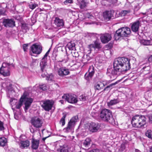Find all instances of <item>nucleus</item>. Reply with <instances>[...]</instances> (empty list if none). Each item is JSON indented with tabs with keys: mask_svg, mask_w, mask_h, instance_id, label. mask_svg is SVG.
<instances>
[{
	"mask_svg": "<svg viewBox=\"0 0 152 152\" xmlns=\"http://www.w3.org/2000/svg\"><path fill=\"white\" fill-rule=\"evenodd\" d=\"M130 68L129 60L127 58L121 57L115 59L113 62V69L108 68L107 72L112 74V80L115 79L116 75L129 70Z\"/></svg>",
	"mask_w": 152,
	"mask_h": 152,
	"instance_id": "f257e3e1",
	"label": "nucleus"
},
{
	"mask_svg": "<svg viewBox=\"0 0 152 152\" xmlns=\"http://www.w3.org/2000/svg\"><path fill=\"white\" fill-rule=\"evenodd\" d=\"M131 31L128 27H123L117 30L114 35L115 40H117L121 37H128L130 35Z\"/></svg>",
	"mask_w": 152,
	"mask_h": 152,
	"instance_id": "f03ea898",
	"label": "nucleus"
},
{
	"mask_svg": "<svg viewBox=\"0 0 152 152\" xmlns=\"http://www.w3.org/2000/svg\"><path fill=\"white\" fill-rule=\"evenodd\" d=\"M30 130L31 133L33 134L31 140V147L32 149L37 150L38 149L39 144V140L35 139V133H37L38 135L40 134L39 130L37 129H34L32 126L30 127Z\"/></svg>",
	"mask_w": 152,
	"mask_h": 152,
	"instance_id": "7ed1b4c3",
	"label": "nucleus"
},
{
	"mask_svg": "<svg viewBox=\"0 0 152 152\" xmlns=\"http://www.w3.org/2000/svg\"><path fill=\"white\" fill-rule=\"evenodd\" d=\"M99 116L101 119L104 121L112 123V121L113 120L111 111L110 110L106 109L101 110Z\"/></svg>",
	"mask_w": 152,
	"mask_h": 152,
	"instance_id": "20e7f679",
	"label": "nucleus"
},
{
	"mask_svg": "<svg viewBox=\"0 0 152 152\" xmlns=\"http://www.w3.org/2000/svg\"><path fill=\"white\" fill-rule=\"evenodd\" d=\"M77 119L78 117L77 116L72 117L69 122L67 126L63 129V131L66 133L72 132L73 129L77 121Z\"/></svg>",
	"mask_w": 152,
	"mask_h": 152,
	"instance_id": "39448f33",
	"label": "nucleus"
},
{
	"mask_svg": "<svg viewBox=\"0 0 152 152\" xmlns=\"http://www.w3.org/2000/svg\"><path fill=\"white\" fill-rule=\"evenodd\" d=\"M40 71L42 74L41 76L44 77L47 75L46 69L48 67L47 63V60L42 58L40 63Z\"/></svg>",
	"mask_w": 152,
	"mask_h": 152,
	"instance_id": "423d86ee",
	"label": "nucleus"
},
{
	"mask_svg": "<svg viewBox=\"0 0 152 152\" xmlns=\"http://www.w3.org/2000/svg\"><path fill=\"white\" fill-rule=\"evenodd\" d=\"M27 94L25 92L23 93V95L21 96V99L23 100V102H24L25 105L24 110L26 112L30 107L33 100L32 98L27 97Z\"/></svg>",
	"mask_w": 152,
	"mask_h": 152,
	"instance_id": "0eeeda50",
	"label": "nucleus"
},
{
	"mask_svg": "<svg viewBox=\"0 0 152 152\" xmlns=\"http://www.w3.org/2000/svg\"><path fill=\"white\" fill-rule=\"evenodd\" d=\"M41 105V107L45 110L47 112H49L51 110L54 104L53 101L50 100H46L43 101Z\"/></svg>",
	"mask_w": 152,
	"mask_h": 152,
	"instance_id": "6e6552de",
	"label": "nucleus"
},
{
	"mask_svg": "<svg viewBox=\"0 0 152 152\" xmlns=\"http://www.w3.org/2000/svg\"><path fill=\"white\" fill-rule=\"evenodd\" d=\"M62 98L65 99L68 102L72 104L76 103L77 101L76 96L74 94H64L62 96Z\"/></svg>",
	"mask_w": 152,
	"mask_h": 152,
	"instance_id": "1a4fd4ad",
	"label": "nucleus"
},
{
	"mask_svg": "<svg viewBox=\"0 0 152 152\" xmlns=\"http://www.w3.org/2000/svg\"><path fill=\"white\" fill-rule=\"evenodd\" d=\"M10 64L8 63H4L2 65V66L0 68V73L5 76H9L10 73L8 66Z\"/></svg>",
	"mask_w": 152,
	"mask_h": 152,
	"instance_id": "9d476101",
	"label": "nucleus"
},
{
	"mask_svg": "<svg viewBox=\"0 0 152 152\" xmlns=\"http://www.w3.org/2000/svg\"><path fill=\"white\" fill-rule=\"evenodd\" d=\"M31 121L32 125L36 128L41 127L43 123L42 120L37 117L33 118Z\"/></svg>",
	"mask_w": 152,
	"mask_h": 152,
	"instance_id": "9b49d317",
	"label": "nucleus"
},
{
	"mask_svg": "<svg viewBox=\"0 0 152 152\" xmlns=\"http://www.w3.org/2000/svg\"><path fill=\"white\" fill-rule=\"evenodd\" d=\"M15 22L13 19H4L2 23L4 26L6 28H12L15 26Z\"/></svg>",
	"mask_w": 152,
	"mask_h": 152,
	"instance_id": "f8f14e48",
	"label": "nucleus"
},
{
	"mask_svg": "<svg viewBox=\"0 0 152 152\" xmlns=\"http://www.w3.org/2000/svg\"><path fill=\"white\" fill-rule=\"evenodd\" d=\"M31 49L33 53L39 54L42 51V47L40 45L35 44L31 46Z\"/></svg>",
	"mask_w": 152,
	"mask_h": 152,
	"instance_id": "ddd939ff",
	"label": "nucleus"
},
{
	"mask_svg": "<svg viewBox=\"0 0 152 152\" xmlns=\"http://www.w3.org/2000/svg\"><path fill=\"white\" fill-rule=\"evenodd\" d=\"M101 42L103 43H106L110 41L112 38L111 34L109 33L101 34L100 37Z\"/></svg>",
	"mask_w": 152,
	"mask_h": 152,
	"instance_id": "4468645a",
	"label": "nucleus"
},
{
	"mask_svg": "<svg viewBox=\"0 0 152 152\" xmlns=\"http://www.w3.org/2000/svg\"><path fill=\"white\" fill-rule=\"evenodd\" d=\"M100 126L97 123L94 122H91L89 126V129L92 132H97L99 129Z\"/></svg>",
	"mask_w": 152,
	"mask_h": 152,
	"instance_id": "2eb2a0df",
	"label": "nucleus"
},
{
	"mask_svg": "<svg viewBox=\"0 0 152 152\" xmlns=\"http://www.w3.org/2000/svg\"><path fill=\"white\" fill-rule=\"evenodd\" d=\"M55 69L58 70V75L60 76L63 77L69 75V69L65 67L60 68L57 69L55 67Z\"/></svg>",
	"mask_w": 152,
	"mask_h": 152,
	"instance_id": "dca6fc26",
	"label": "nucleus"
},
{
	"mask_svg": "<svg viewBox=\"0 0 152 152\" xmlns=\"http://www.w3.org/2000/svg\"><path fill=\"white\" fill-rule=\"evenodd\" d=\"M138 118L139 124L138 126L139 128L144 127V126L146 124V118L144 116L141 115L140 116L137 115Z\"/></svg>",
	"mask_w": 152,
	"mask_h": 152,
	"instance_id": "f3484780",
	"label": "nucleus"
},
{
	"mask_svg": "<svg viewBox=\"0 0 152 152\" xmlns=\"http://www.w3.org/2000/svg\"><path fill=\"white\" fill-rule=\"evenodd\" d=\"M102 48L100 43L98 41H95L94 44L90 45L88 46V48L89 49L90 53L93 49H99Z\"/></svg>",
	"mask_w": 152,
	"mask_h": 152,
	"instance_id": "a211bd4d",
	"label": "nucleus"
},
{
	"mask_svg": "<svg viewBox=\"0 0 152 152\" xmlns=\"http://www.w3.org/2000/svg\"><path fill=\"white\" fill-rule=\"evenodd\" d=\"M94 67L93 66H90L89 68L88 74L86 73L85 75V78L86 79L91 78L94 73Z\"/></svg>",
	"mask_w": 152,
	"mask_h": 152,
	"instance_id": "6ab92c4d",
	"label": "nucleus"
},
{
	"mask_svg": "<svg viewBox=\"0 0 152 152\" xmlns=\"http://www.w3.org/2000/svg\"><path fill=\"white\" fill-rule=\"evenodd\" d=\"M114 13L113 11H105L103 13V17L105 20H109L113 17Z\"/></svg>",
	"mask_w": 152,
	"mask_h": 152,
	"instance_id": "aec40b11",
	"label": "nucleus"
},
{
	"mask_svg": "<svg viewBox=\"0 0 152 152\" xmlns=\"http://www.w3.org/2000/svg\"><path fill=\"white\" fill-rule=\"evenodd\" d=\"M54 23L58 27L61 28L63 27L64 22L62 19H60L58 17H56L54 21Z\"/></svg>",
	"mask_w": 152,
	"mask_h": 152,
	"instance_id": "412c9836",
	"label": "nucleus"
},
{
	"mask_svg": "<svg viewBox=\"0 0 152 152\" xmlns=\"http://www.w3.org/2000/svg\"><path fill=\"white\" fill-rule=\"evenodd\" d=\"M140 23V22L139 20H137L133 23L131 26L132 30L135 32H137L139 29Z\"/></svg>",
	"mask_w": 152,
	"mask_h": 152,
	"instance_id": "4be33fe9",
	"label": "nucleus"
},
{
	"mask_svg": "<svg viewBox=\"0 0 152 152\" xmlns=\"http://www.w3.org/2000/svg\"><path fill=\"white\" fill-rule=\"evenodd\" d=\"M139 122L138 118L137 115L133 117L131 121V123L134 127L139 128V126H138Z\"/></svg>",
	"mask_w": 152,
	"mask_h": 152,
	"instance_id": "5701e85b",
	"label": "nucleus"
},
{
	"mask_svg": "<svg viewBox=\"0 0 152 152\" xmlns=\"http://www.w3.org/2000/svg\"><path fill=\"white\" fill-rule=\"evenodd\" d=\"M104 86V84L102 82H98L95 84L94 88L95 90H100L103 89Z\"/></svg>",
	"mask_w": 152,
	"mask_h": 152,
	"instance_id": "b1692460",
	"label": "nucleus"
},
{
	"mask_svg": "<svg viewBox=\"0 0 152 152\" xmlns=\"http://www.w3.org/2000/svg\"><path fill=\"white\" fill-rule=\"evenodd\" d=\"M30 145V142L28 140L21 141L20 143V147L22 149L27 148Z\"/></svg>",
	"mask_w": 152,
	"mask_h": 152,
	"instance_id": "393cba45",
	"label": "nucleus"
},
{
	"mask_svg": "<svg viewBox=\"0 0 152 152\" xmlns=\"http://www.w3.org/2000/svg\"><path fill=\"white\" fill-rule=\"evenodd\" d=\"M140 43L145 45H152V37L151 38L150 40L144 39L141 40L140 41Z\"/></svg>",
	"mask_w": 152,
	"mask_h": 152,
	"instance_id": "a878e982",
	"label": "nucleus"
},
{
	"mask_svg": "<svg viewBox=\"0 0 152 152\" xmlns=\"http://www.w3.org/2000/svg\"><path fill=\"white\" fill-rule=\"evenodd\" d=\"M69 58L67 54L64 56H62L59 58V61L64 63H66L69 60Z\"/></svg>",
	"mask_w": 152,
	"mask_h": 152,
	"instance_id": "bb28decb",
	"label": "nucleus"
},
{
	"mask_svg": "<svg viewBox=\"0 0 152 152\" xmlns=\"http://www.w3.org/2000/svg\"><path fill=\"white\" fill-rule=\"evenodd\" d=\"M119 100L118 99H114L111 100L110 102L107 103V105L109 106H110L117 104L119 103Z\"/></svg>",
	"mask_w": 152,
	"mask_h": 152,
	"instance_id": "cd10ccee",
	"label": "nucleus"
},
{
	"mask_svg": "<svg viewBox=\"0 0 152 152\" xmlns=\"http://www.w3.org/2000/svg\"><path fill=\"white\" fill-rule=\"evenodd\" d=\"M75 45L74 43L70 42L67 44V47L69 50H73L75 49Z\"/></svg>",
	"mask_w": 152,
	"mask_h": 152,
	"instance_id": "c85d7f7f",
	"label": "nucleus"
},
{
	"mask_svg": "<svg viewBox=\"0 0 152 152\" xmlns=\"http://www.w3.org/2000/svg\"><path fill=\"white\" fill-rule=\"evenodd\" d=\"M91 140L89 138H87L83 142V145L86 147H88L90 145Z\"/></svg>",
	"mask_w": 152,
	"mask_h": 152,
	"instance_id": "c756f323",
	"label": "nucleus"
},
{
	"mask_svg": "<svg viewBox=\"0 0 152 152\" xmlns=\"http://www.w3.org/2000/svg\"><path fill=\"white\" fill-rule=\"evenodd\" d=\"M7 142V140L4 137L0 138V146H5Z\"/></svg>",
	"mask_w": 152,
	"mask_h": 152,
	"instance_id": "7c9ffc66",
	"label": "nucleus"
},
{
	"mask_svg": "<svg viewBox=\"0 0 152 152\" xmlns=\"http://www.w3.org/2000/svg\"><path fill=\"white\" fill-rule=\"evenodd\" d=\"M23 100L21 99V97L19 102H16L15 108L17 109H20L23 104Z\"/></svg>",
	"mask_w": 152,
	"mask_h": 152,
	"instance_id": "2f4dec72",
	"label": "nucleus"
},
{
	"mask_svg": "<svg viewBox=\"0 0 152 152\" xmlns=\"http://www.w3.org/2000/svg\"><path fill=\"white\" fill-rule=\"evenodd\" d=\"M63 116L61 118L60 121V123H62V126H63L65 124V118L66 116V114L65 113H63Z\"/></svg>",
	"mask_w": 152,
	"mask_h": 152,
	"instance_id": "473e14b6",
	"label": "nucleus"
},
{
	"mask_svg": "<svg viewBox=\"0 0 152 152\" xmlns=\"http://www.w3.org/2000/svg\"><path fill=\"white\" fill-rule=\"evenodd\" d=\"M131 10H122L121 12V16H124L129 14Z\"/></svg>",
	"mask_w": 152,
	"mask_h": 152,
	"instance_id": "72a5a7b5",
	"label": "nucleus"
},
{
	"mask_svg": "<svg viewBox=\"0 0 152 152\" xmlns=\"http://www.w3.org/2000/svg\"><path fill=\"white\" fill-rule=\"evenodd\" d=\"M145 135L148 138L152 139V132L151 130H147L145 133Z\"/></svg>",
	"mask_w": 152,
	"mask_h": 152,
	"instance_id": "f704fd0d",
	"label": "nucleus"
},
{
	"mask_svg": "<svg viewBox=\"0 0 152 152\" xmlns=\"http://www.w3.org/2000/svg\"><path fill=\"white\" fill-rule=\"evenodd\" d=\"M79 6L80 9H83L86 6V3L84 0H81L79 3Z\"/></svg>",
	"mask_w": 152,
	"mask_h": 152,
	"instance_id": "c9c22d12",
	"label": "nucleus"
},
{
	"mask_svg": "<svg viewBox=\"0 0 152 152\" xmlns=\"http://www.w3.org/2000/svg\"><path fill=\"white\" fill-rule=\"evenodd\" d=\"M47 86L45 84L40 85L39 86V88L42 91H45L47 90Z\"/></svg>",
	"mask_w": 152,
	"mask_h": 152,
	"instance_id": "e433bc0d",
	"label": "nucleus"
},
{
	"mask_svg": "<svg viewBox=\"0 0 152 152\" xmlns=\"http://www.w3.org/2000/svg\"><path fill=\"white\" fill-rule=\"evenodd\" d=\"M72 56L76 58H77L79 56V54L77 52L75 51H73L72 52Z\"/></svg>",
	"mask_w": 152,
	"mask_h": 152,
	"instance_id": "4c0bfd02",
	"label": "nucleus"
},
{
	"mask_svg": "<svg viewBox=\"0 0 152 152\" xmlns=\"http://www.w3.org/2000/svg\"><path fill=\"white\" fill-rule=\"evenodd\" d=\"M79 99L80 100L84 101L88 99V98L87 96H86L85 95H82L80 96Z\"/></svg>",
	"mask_w": 152,
	"mask_h": 152,
	"instance_id": "58836bf2",
	"label": "nucleus"
},
{
	"mask_svg": "<svg viewBox=\"0 0 152 152\" xmlns=\"http://www.w3.org/2000/svg\"><path fill=\"white\" fill-rule=\"evenodd\" d=\"M108 2L110 3V5L115 4L117 1V0H108Z\"/></svg>",
	"mask_w": 152,
	"mask_h": 152,
	"instance_id": "ea45409f",
	"label": "nucleus"
},
{
	"mask_svg": "<svg viewBox=\"0 0 152 152\" xmlns=\"http://www.w3.org/2000/svg\"><path fill=\"white\" fill-rule=\"evenodd\" d=\"M119 82H120V80H119L116 82L115 83H111V84H110L107 87L109 88H112V87L113 86L115 85Z\"/></svg>",
	"mask_w": 152,
	"mask_h": 152,
	"instance_id": "a19ab883",
	"label": "nucleus"
},
{
	"mask_svg": "<svg viewBox=\"0 0 152 152\" xmlns=\"http://www.w3.org/2000/svg\"><path fill=\"white\" fill-rule=\"evenodd\" d=\"M4 124L1 121H0V131L4 130Z\"/></svg>",
	"mask_w": 152,
	"mask_h": 152,
	"instance_id": "79ce46f5",
	"label": "nucleus"
},
{
	"mask_svg": "<svg viewBox=\"0 0 152 152\" xmlns=\"http://www.w3.org/2000/svg\"><path fill=\"white\" fill-rule=\"evenodd\" d=\"M28 7L30 9L33 10L36 7V5L35 4H31L29 5Z\"/></svg>",
	"mask_w": 152,
	"mask_h": 152,
	"instance_id": "37998d69",
	"label": "nucleus"
},
{
	"mask_svg": "<svg viewBox=\"0 0 152 152\" xmlns=\"http://www.w3.org/2000/svg\"><path fill=\"white\" fill-rule=\"evenodd\" d=\"M50 49L45 54L42 58L47 60V56L50 52Z\"/></svg>",
	"mask_w": 152,
	"mask_h": 152,
	"instance_id": "c03bdc74",
	"label": "nucleus"
},
{
	"mask_svg": "<svg viewBox=\"0 0 152 152\" xmlns=\"http://www.w3.org/2000/svg\"><path fill=\"white\" fill-rule=\"evenodd\" d=\"M22 29L26 30L28 29V26L26 23H23L22 25L21 26Z\"/></svg>",
	"mask_w": 152,
	"mask_h": 152,
	"instance_id": "a18cd8bd",
	"label": "nucleus"
},
{
	"mask_svg": "<svg viewBox=\"0 0 152 152\" xmlns=\"http://www.w3.org/2000/svg\"><path fill=\"white\" fill-rule=\"evenodd\" d=\"M125 147L124 144H122L121 145V147L120 148V150L123 151L125 149Z\"/></svg>",
	"mask_w": 152,
	"mask_h": 152,
	"instance_id": "49530a36",
	"label": "nucleus"
},
{
	"mask_svg": "<svg viewBox=\"0 0 152 152\" xmlns=\"http://www.w3.org/2000/svg\"><path fill=\"white\" fill-rule=\"evenodd\" d=\"M28 45L24 44L23 45V48L24 51H26L28 49Z\"/></svg>",
	"mask_w": 152,
	"mask_h": 152,
	"instance_id": "de8ad7c7",
	"label": "nucleus"
},
{
	"mask_svg": "<svg viewBox=\"0 0 152 152\" xmlns=\"http://www.w3.org/2000/svg\"><path fill=\"white\" fill-rule=\"evenodd\" d=\"M140 8L139 5L138 4H137L134 7V11H138Z\"/></svg>",
	"mask_w": 152,
	"mask_h": 152,
	"instance_id": "09e8293b",
	"label": "nucleus"
},
{
	"mask_svg": "<svg viewBox=\"0 0 152 152\" xmlns=\"http://www.w3.org/2000/svg\"><path fill=\"white\" fill-rule=\"evenodd\" d=\"M73 2L72 0H66L64 2L65 4H67L68 3H72Z\"/></svg>",
	"mask_w": 152,
	"mask_h": 152,
	"instance_id": "8fccbe9b",
	"label": "nucleus"
},
{
	"mask_svg": "<svg viewBox=\"0 0 152 152\" xmlns=\"http://www.w3.org/2000/svg\"><path fill=\"white\" fill-rule=\"evenodd\" d=\"M46 76L48 77L49 78L48 79L50 80H51L53 78V76L52 74L48 75V76L47 75Z\"/></svg>",
	"mask_w": 152,
	"mask_h": 152,
	"instance_id": "3c124183",
	"label": "nucleus"
},
{
	"mask_svg": "<svg viewBox=\"0 0 152 152\" xmlns=\"http://www.w3.org/2000/svg\"><path fill=\"white\" fill-rule=\"evenodd\" d=\"M88 152H100V151L98 149H95L90 151Z\"/></svg>",
	"mask_w": 152,
	"mask_h": 152,
	"instance_id": "603ef678",
	"label": "nucleus"
},
{
	"mask_svg": "<svg viewBox=\"0 0 152 152\" xmlns=\"http://www.w3.org/2000/svg\"><path fill=\"white\" fill-rule=\"evenodd\" d=\"M148 61L149 62H151L152 61V55H151L148 58Z\"/></svg>",
	"mask_w": 152,
	"mask_h": 152,
	"instance_id": "864d4df0",
	"label": "nucleus"
},
{
	"mask_svg": "<svg viewBox=\"0 0 152 152\" xmlns=\"http://www.w3.org/2000/svg\"><path fill=\"white\" fill-rule=\"evenodd\" d=\"M149 118L150 121H152V115H151L149 116Z\"/></svg>",
	"mask_w": 152,
	"mask_h": 152,
	"instance_id": "5fc2aeb1",
	"label": "nucleus"
},
{
	"mask_svg": "<svg viewBox=\"0 0 152 152\" xmlns=\"http://www.w3.org/2000/svg\"><path fill=\"white\" fill-rule=\"evenodd\" d=\"M109 88L107 87V86L103 90V91H108V90Z\"/></svg>",
	"mask_w": 152,
	"mask_h": 152,
	"instance_id": "6e6d98bb",
	"label": "nucleus"
},
{
	"mask_svg": "<svg viewBox=\"0 0 152 152\" xmlns=\"http://www.w3.org/2000/svg\"><path fill=\"white\" fill-rule=\"evenodd\" d=\"M135 152H141L140 151L137 149H135Z\"/></svg>",
	"mask_w": 152,
	"mask_h": 152,
	"instance_id": "4d7b16f0",
	"label": "nucleus"
},
{
	"mask_svg": "<svg viewBox=\"0 0 152 152\" xmlns=\"http://www.w3.org/2000/svg\"><path fill=\"white\" fill-rule=\"evenodd\" d=\"M60 101L62 104H63L64 102L63 100H60Z\"/></svg>",
	"mask_w": 152,
	"mask_h": 152,
	"instance_id": "13d9d810",
	"label": "nucleus"
},
{
	"mask_svg": "<svg viewBox=\"0 0 152 152\" xmlns=\"http://www.w3.org/2000/svg\"><path fill=\"white\" fill-rule=\"evenodd\" d=\"M150 152H152V147L150 149Z\"/></svg>",
	"mask_w": 152,
	"mask_h": 152,
	"instance_id": "bf43d9fd",
	"label": "nucleus"
},
{
	"mask_svg": "<svg viewBox=\"0 0 152 152\" xmlns=\"http://www.w3.org/2000/svg\"><path fill=\"white\" fill-rule=\"evenodd\" d=\"M47 137H45V138H43V139H42V140H45V139L47 138Z\"/></svg>",
	"mask_w": 152,
	"mask_h": 152,
	"instance_id": "052dcab7",
	"label": "nucleus"
},
{
	"mask_svg": "<svg viewBox=\"0 0 152 152\" xmlns=\"http://www.w3.org/2000/svg\"><path fill=\"white\" fill-rule=\"evenodd\" d=\"M146 67H144L143 68V69H144Z\"/></svg>",
	"mask_w": 152,
	"mask_h": 152,
	"instance_id": "680f3d73",
	"label": "nucleus"
},
{
	"mask_svg": "<svg viewBox=\"0 0 152 152\" xmlns=\"http://www.w3.org/2000/svg\"><path fill=\"white\" fill-rule=\"evenodd\" d=\"M142 14H143V15H145V13H142Z\"/></svg>",
	"mask_w": 152,
	"mask_h": 152,
	"instance_id": "e2e57ef3",
	"label": "nucleus"
},
{
	"mask_svg": "<svg viewBox=\"0 0 152 152\" xmlns=\"http://www.w3.org/2000/svg\"><path fill=\"white\" fill-rule=\"evenodd\" d=\"M82 61L83 62H84V60L83 59L82 60Z\"/></svg>",
	"mask_w": 152,
	"mask_h": 152,
	"instance_id": "0e129e2a",
	"label": "nucleus"
},
{
	"mask_svg": "<svg viewBox=\"0 0 152 152\" xmlns=\"http://www.w3.org/2000/svg\"><path fill=\"white\" fill-rule=\"evenodd\" d=\"M44 130V129H43V130H42V132H43V131Z\"/></svg>",
	"mask_w": 152,
	"mask_h": 152,
	"instance_id": "69168bd1",
	"label": "nucleus"
}]
</instances>
